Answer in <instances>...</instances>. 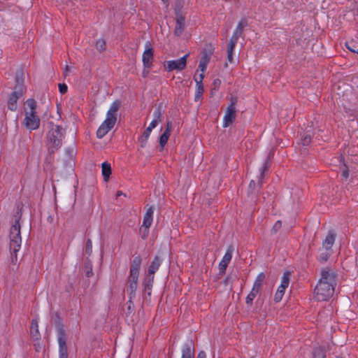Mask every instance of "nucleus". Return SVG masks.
I'll list each match as a JSON object with an SVG mask.
<instances>
[{
  "label": "nucleus",
  "instance_id": "nucleus-2",
  "mask_svg": "<svg viewBox=\"0 0 358 358\" xmlns=\"http://www.w3.org/2000/svg\"><path fill=\"white\" fill-rule=\"evenodd\" d=\"M120 106V103L118 101H115L110 104L104 121L96 131V137L98 138H103L114 127L117 122V112Z\"/></svg>",
  "mask_w": 358,
  "mask_h": 358
},
{
  "label": "nucleus",
  "instance_id": "nucleus-30",
  "mask_svg": "<svg viewBox=\"0 0 358 358\" xmlns=\"http://www.w3.org/2000/svg\"><path fill=\"white\" fill-rule=\"evenodd\" d=\"M285 289H282L280 288V287H278L277 291H276V293L275 294V296H274V300L276 301V302H279L284 294H285Z\"/></svg>",
  "mask_w": 358,
  "mask_h": 358
},
{
  "label": "nucleus",
  "instance_id": "nucleus-48",
  "mask_svg": "<svg viewBox=\"0 0 358 358\" xmlns=\"http://www.w3.org/2000/svg\"><path fill=\"white\" fill-rule=\"evenodd\" d=\"M87 246H88V247H90V248L92 247V242H91V241H90V240H89V241H87Z\"/></svg>",
  "mask_w": 358,
  "mask_h": 358
},
{
  "label": "nucleus",
  "instance_id": "nucleus-44",
  "mask_svg": "<svg viewBox=\"0 0 358 358\" xmlns=\"http://www.w3.org/2000/svg\"><path fill=\"white\" fill-rule=\"evenodd\" d=\"M149 278H150V277L148 276V274L146 278H145V280H146V283L145 284H149L150 286H152V283L153 282H151V281H149Z\"/></svg>",
  "mask_w": 358,
  "mask_h": 358
},
{
  "label": "nucleus",
  "instance_id": "nucleus-43",
  "mask_svg": "<svg viewBox=\"0 0 358 358\" xmlns=\"http://www.w3.org/2000/svg\"><path fill=\"white\" fill-rule=\"evenodd\" d=\"M346 46H347L348 49L350 50L352 52H358L356 50L353 49V48H351L348 43H346Z\"/></svg>",
  "mask_w": 358,
  "mask_h": 358
},
{
  "label": "nucleus",
  "instance_id": "nucleus-27",
  "mask_svg": "<svg viewBox=\"0 0 358 358\" xmlns=\"http://www.w3.org/2000/svg\"><path fill=\"white\" fill-rule=\"evenodd\" d=\"M153 120H156L157 122L159 123L162 121L163 112L160 107H158L155 110L152 114Z\"/></svg>",
  "mask_w": 358,
  "mask_h": 358
},
{
  "label": "nucleus",
  "instance_id": "nucleus-4",
  "mask_svg": "<svg viewBox=\"0 0 358 358\" xmlns=\"http://www.w3.org/2000/svg\"><path fill=\"white\" fill-rule=\"evenodd\" d=\"M63 137L62 128L56 124H51L46 136V146L50 153L55 152L61 146Z\"/></svg>",
  "mask_w": 358,
  "mask_h": 358
},
{
  "label": "nucleus",
  "instance_id": "nucleus-5",
  "mask_svg": "<svg viewBox=\"0 0 358 358\" xmlns=\"http://www.w3.org/2000/svg\"><path fill=\"white\" fill-rule=\"evenodd\" d=\"M22 238L20 235V224L16 220L10 228V250L12 253H16L21 248Z\"/></svg>",
  "mask_w": 358,
  "mask_h": 358
},
{
  "label": "nucleus",
  "instance_id": "nucleus-15",
  "mask_svg": "<svg viewBox=\"0 0 358 358\" xmlns=\"http://www.w3.org/2000/svg\"><path fill=\"white\" fill-rule=\"evenodd\" d=\"M243 27L239 23L227 45V50L234 51L235 46L237 43L238 37L241 35Z\"/></svg>",
  "mask_w": 358,
  "mask_h": 358
},
{
  "label": "nucleus",
  "instance_id": "nucleus-10",
  "mask_svg": "<svg viewBox=\"0 0 358 358\" xmlns=\"http://www.w3.org/2000/svg\"><path fill=\"white\" fill-rule=\"evenodd\" d=\"M236 108L235 102L232 101L227 107L225 114L223 117V127H227L231 125L236 118Z\"/></svg>",
  "mask_w": 358,
  "mask_h": 358
},
{
  "label": "nucleus",
  "instance_id": "nucleus-8",
  "mask_svg": "<svg viewBox=\"0 0 358 358\" xmlns=\"http://www.w3.org/2000/svg\"><path fill=\"white\" fill-rule=\"evenodd\" d=\"M335 236L334 233L329 231L322 242V250H326L325 257L321 256V259L324 262H326L331 255V248L335 241Z\"/></svg>",
  "mask_w": 358,
  "mask_h": 358
},
{
  "label": "nucleus",
  "instance_id": "nucleus-29",
  "mask_svg": "<svg viewBox=\"0 0 358 358\" xmlns=\"http://www.w3.org/2000/svg\"><path fill=\"white\" fill-rule=\"evenodd\" d=\"M313 358H326V355L323 349L316 348L313 352Z\"/></svg>",
  "mask_w": 358,
  "mask_h": 358
},
{
  "label": "nucleus",
  "instance_id": "nucleus-38",
  "mask_svg": "<svg viewBox=\"0 0 358 358\" xmlns=\"http://www.w3.org/2000/svg\"><path fill=\"white\" fill-rule=\"evenodd\" d=\"M158 124L159 123L157 122L156 120H152L148 127H149L150 129H151L152 130L158 125Z\"/></svg>",
  "mask_w": 358,
  "mask_h": 358
},
{
  "label": "nucleus",
  "instance_id": "nucleus-3",
  "mask_svg": "<svg viewBox=\"0 0 358 358\" xmlns=\"http://www.w3.org/2000/svg\"><path fill=\"white\" fill-rule=\"evenodd\" d=\"M36 103L34 99H29L26 101L24 124L29 130H35L38 129L40 125V118L36 115Z\"/></svg>",
  "mask_w": 358,
  "mask_h": 358
},
{
  "label": "nucleus",
  "instance_id": "nucleus-11",
  "mask_svg": "<svg viewBox=\"0 0 358 358\" xmlns=\"http://www.w3.org/2000/svg\"><path fill=\"white\" fill-rule=\"evenodd\" d=\"M59 358H68L66 338L63 330H60L58 336Z\"/></svg>",
  "mask_w": 358,
  "mask_h": 358
},
{
  "label": "nucleus",
  "instance_id": "nucleus-50",
  "mask_svg": "<svg viewBox=\"0 0 358 358\" xmlns=\"http://www.w3.org/2000/svg\"><path fill=\"white\" fill-rule=\"evenodd\" d=\"M162 1H164V2H166L167 0H162Z\"/></svg>",
  "mask_w": 358,
  "mask_h": 358
},
{
  "label": "nucleus",
  "instance_id": "nucleus-42",
  "mask_svg": "<svg viewBox=\"0 0 358 358\" xmlns=\"http://www.w3.org/2000/svg\"><path fill=\"white\" fill-rule=\"evenodd\" d=\"M342 175L344 178H347L349 176V172H348V170H347L346 169H345L343 171V173H342Z\"/></svg>",
  "mask_w": 358,
  "mask_h": 358
},
{
  "label": "nucleus",
  "instance_id": "nucleus-9",
  "mask_svg": "<svg viewBox=\"0 0 358 358\" xmlns=\"http://www.w3.org/2000/svg\"><path fill=\"white\" fill-rule=\"evenodd\" d=\"M153 50L151 44L147 42L145 44V50L142 55V61L144 69H149L152 64L153 62Z\"/></svg>",
  "mask_w": 358,
  "mask_h": 358
},
{
  "label": "nucleus",
  "instance_id": "nucleus-20",
  "mask_svg": "<svg viewBox=\"0 0 358 358\" xmlns=\"http://www.w3.org/2000/svg\"><path fill=\"white\" fill-rule=\"evenodd\" d=\"M31 336L36 341L41 338V334L38 330V323L36 320H34L31 322L30 327Z\"/></svg>",
  "mask_w": 358,
  "mask_h": 358
},
{
  "label": "nucleus",
  "instance_id": "nucleus-47",
  "mask_svg": "<svg viewBox=\"0 0 358 358\" xmlns=\"http://www.w3.org/2000/svg\"><path fill=\"white\" fill-rule=\"evenodd\" d=\"M148 73H149V71H148H148H145V69H144V70H143V76L144 77H145V76L148 74Z\"/></svg>",
  "mask_w": 358,
  "mask_h": 358
},
{
  "label": "nucleus",
  "instance_id": "nucleus-34",
  "mask_svg": "<svg viewBox=\"0 0 358 358\" xmlns=\"http://www.w3.org/2000/svg\"><path fill=\"white\" fill-rule=\"evenodd\" d=\"M301 142L303 145H308L310 143V136H305L303 138H301Z\"/></svg>",
  "mask_w": 358,
  "mask_h": 358
},
{
  "label": "nucleus",
  "instance_id": "nucleus-33",
  "mask_svg": "<svg viewBox=\"0 0 358 358\" xmlns=\"http://www.w3.org/2000/svg\"><path fill=\"white\" fill-rule=\"evenodd\" d=\"M203 73L204 72H202L199 76H196V75L194 76V81L196 83V85H203L202 82H203V78H204Z\"/></svg>",
  "mask_w": 358,
  "mask_h": 358
},
{
  "label": "nucleus",
  "instance_id": "nucleus-28",
  "mask_svg": "<svg viewBox=\"0 0 358 358\" xmlns=\"http://www.w3.org/2000/svg\"><path fill=\"white\" fill-rule=\"evenodd\" d=\"M258 294H259V292L252 289L250 292L246 297V303L248 305L251 306L252 304L253 300L255 299V298L257 296V295Z\"/></svg>",
  "mask_w": 358,
  "mask_h": 358
},
{
  "label": "nucleus",
  "instance_id": "nucleus-39",
  "mask_svg": "<svg viewBox=\"0 0 358 358\" xmlns=\"http://www.w3.org/2000/svg\"><path fill=\"white\" fill-rule=\"evenodd\" d=\"M71 71V67L66 65V66L65 67L64 71V76H68L70 73Z\"/></svg>",
  "mask_w": 358,
  "mask_h": 358
},
{
  "label": "nucleus",
  "instance_id": "nucleus-46",
  "mask_svg": "<svg viewBox=\"0 0 358 358\" xmlns=\"http://www.w3.org/2000/svg\"><path fill=\"white\" fill-rule=\"evenodd\" d=\"M152 286H150L149 284H145V291H150L151 289Z\"/></svg>",
  "mask_w": 358,
  "mask_h": 358
},
{
  "label": "nucleus",
  "instance_id": "nucleus-1",
  "mask_svg": "<svg viewBox=\"0 0 358 358\" xmlns=\"http://www.w3.org/2000/svg\"><path fill=\"white\" fill-rule=\"evenodd\" d=\"M336 275L333 272L324 269L321 278L315 288V298L318 301H327L334 292Z\"/></svg>",
  "mask_w": 358,
  "mask_h": 358
},
{
  "label": "nucleus",
  "instance_id": "nucleus-32",
  "mask_svg": "<svg viewBox=\"0 0 358 358\" xmlns=\"http://www.w3.org/2000/svg\"><path fill=\"white\" fill-rule=\"evenodd\" d=\"M96 48L100 52L104 50L106 48L105 41L103 39L97 40L96 43Z\"/></svg>",
  "mask_w": 358,
  "mask_h": 358
},
{
  "label": "nucleus",
  "instance_id": "nucleus-7",
  "mask_svg": "<svg viewBox=\"0 0 358 358\" xmlns=\"http://www.w3.org/2000/svg\"><path fill=\"white\" fill-rule=\"evenodd\" d=\"M188 55H189L187 54L178 59L166 62L164 64L165 69L168 71L174 70L182 71L185 69L187 66V58Z\"/></svg>",
  "mask_w": 358,
  "mask_h": 358
},
{
  "label": "nucleus",
  "instance_id": "nucleus-35",
  "mask_svg": "<svg viewBox=\"0 0 358 358\" xmlns=\"http://www.w3.org/2000/svg\"><path fill=\"white\" fill-rule=\"evenodd\" d=\"M227 60L230 64L234 62V51L227 50Z\"/></svg>",
  "mask_w": 358,
  "mask_h": 358
},
{
  "label": "nucleus",
  "instance_id": "nucleus-13",
  "mask_svg": "<svg viewBox=\"0 0 358 358\" xmlns=\"http://www.w3.org/2000/svg\"><path fill=\"white\" fill-rule=\"evenodd\" d=\"M153 214H154V208L152 206H150L147 209L146 213L144 215L143 224H142L141 227L145 228V229L146 231L145 236L148 235V229L152 223Z\"/></svg>",
  "mask_w": 358,
  "mask_h": 358
},
{
  "label": "nucleus",
  "instance_id": "nucleus-49",
  "mask_svg": "<svg viewBox=\"0 0 358 358\" xmlns=\"http://www.w3.org/2000/svg\"><path fill=\"white\" fill-rule=\"evenodd\" d=\"M122 192H118L117 193V196H120V195H122Z\"/></svg>",
  "mask_w": 358,
  "mask_h": 358
},
{
  "label": "nucleus",
  "instance_id": "nucleus-45",
  "mask_svg": "<svg viewBox=\"0 0 358 358\" xmlns=\"http://www.w3.org/2000/svg\"><path fill=\"white\" fill-rule=\"evenodd\" d=\"M255 181H254V180H251V181H250V184H249V188H250V189H252V188H254V187H255Z\"/></svg>",
  "mask_w": 358,
  "mask_h": 358
},
{
  "label": "nucleus",
  "instance_id": "nucleus-12",
  "mask_svg": "<svg viewBox=\"0 0 358 358\" xmlns=\"http://www.w3.org/2000/svg\"><path fill=\"white\" fill-rule=\"evenodd\" d=\"M138 274L129 273V276L128 278L127 292L129 294L131 299L135 296L138 287Z\"/></svg>",
  "mask_w": 358,
  "mask_h": 358
},
{
  "label": "nucleus",
  "instance_id": "nucleus-31",
  "mask_svg": "<svg viewBox=\"0 0 358 358\" xmlns=\"http://www.w3.org/2000/svg\"><path fill=\"white\" fill-rule=\"evenodd\" d=\"M196 92H195V100L197 101L200 99L202 96L203 92V85H196Z\"/></svg>",
  "mask_w": 358,
  "mask_h": 358
},
{
  "label": "nucleus",
  "instance_id": "nucleus-25",
  "mask_svg": "<svg viewBox=\"0 0 358 358\" xmlns=\"http://www.w3.org/2000/svg\"><path fill=\"white\" fill-rule=\"evenodd\" d=\"M152 129L149 127H147L146 129L144 131L142 136L139 138V141L141 143V146H145L150 134H151Z\"/></svg>",
  "mask_w": 358,
  "mask_h": 358
},
{
  "label": "nucleus",
  "instance_id": "nucleus-16",
  "mask_svg": "<svg viewBox=\"0 0 358 358\" xmlns=\"http://www.w3.org/2000/svg\"><path fill=\"white\" fill-rule=\"evenodd\" d=\"M194 346L192 341H187L182 348L181 358H194Z\"/></svg>",
  "mask_w": 358,
  "mask_h": 358
},
{
  "label": "nucleus",
  "instance_id": "nucleus-40",
  "mask_svg": "<svg viewBox=\"0 0 358 358\" xmlns=\"http://www.w3.org/2000/svg\"><path fill=\"white\" fill-rule=\"evenodd\" d=\"M196 358H206V352L203 351L199 352Z\"/></svg>",
  "mask_w": 358,
  "mask_h": 358
},
{
  "label": "nucleus",
  "instance_id": "nucleus-18",
  "mask_svg": "<svg viewBox=\"0 0 358 358\" xmlns=\"http://www.w3.org/2000/svg\"><path fill=\"white\" fill-rule=\"evenodd\" d=\"M161 262V259L158 257H155L148 268V274L150 277L149 281L151 282L154 281L155 273L159 269Z\"/></svg>",
  "mask_w": 358,
  "mask_h": 358
},
{
  "label": "nucleus",
  "instance_id": "nucleus-17",
  "mask_svg": "<svg viewBox=\"0 0 358 358\" xmlns=\"http://www.w3.org/2000/svg\"><path fill=\"white\" fill-rule=\"evenodd\" d=\"M233 251L234 248L232 246L229 247L227 250V252L219 264V268L221 271L226 270L228 264L231 260Z\"/></svg>",
  "mask_w": 358,
  "mask_h": 358
},
{
  "label": "nucleus",
  "instance_id": "nucleus-19",
  "mask_svg": "<svg viewBox=\"0 0 358 358\" xmlns=\"http://www.w3.org/2000/svg\"><path fill=\"white\" fill-rule=\"evenodd\" d=\"M172 128L171 122H168L166 124V127L164 133L159 137V144L162 148H164L166 144L168 139L171 135Z\"/></svg>",
  "mask_w": 358,
  "mask_h": 358
},
{
  "label": "nucleus",
  "instance_id": "nucleus-14",
  "mask_svg": "<svg viewBox=\"0 0 358 358\" xmlns=\"http://www.w3.org/2000/svg\"><path fill=\"white\" fill-rule=\"evenodd\" d=\"M213 53V49L211 48H210L209 50H205L203 52V55L199 64V69L201 72H205V71L206 70L207 66L210 62Z\"/></svg>",
  "mask_w": 358,
  "mask_h": 358
},
{
  "label": "nucleus",
  "instance_id": "nucleus-41",
  "mask_svg": "<svg viewBox=\"0 0 358 358\" xmlns=\"http://www.w3.org/2000/svg\"><path fill=\"white\" fill-rule=\"evenodd\" d=\"M325 253H326V250H322V248L321 250H320V256H319L320 261L323 262L321 259V256L322 255L323 257H325Z\"/></svg>",
  "mask_w": 358,
  "mask_h": 358
},
{
  "label": "nucleus",
  "instance_id": "nucleus-26",
  "mask_svg": "<svg viewBox=\"0 0 358 358\" xmlns=\"http://www.w3.org/2000/svg\"><path fill=\"white\" fill-rule=\"evenodd\" d=\"M289 283V273L288 272L285 273L281 278V283L279 287L282 289H287Z\"/></svg>",
  "mask_w": 358,
  "mask_h": 358
},
{
  "label": "nucleus",
  "instance_id": "nucleus-51",
  "mask_svg": "<svg viewBox=\"0 0 358 358\" xmlns=\"http://www.w3.org/2000/svg\"><path fill=\"white\" fill-rule=\"evenodd\" d=\"M357 53H358V51H357Z\"/></svg>",
  "mask_w": 358,
  "mask_h": 358
},
{
  "label": "nucleus",
  "instance_id": "nucleus-37",
  "mask_svg": "<svg viewBox=\"0 0 358 358\" xmlns=\"http://www.w3.org/2000/svg\"><path fill=\"white\" fill-rule=\"evenodd\" d=\"M282 223L280 220H278L274 224L273 229L276 232L280 229Z\"/></svg>",
  "mask_w": 358,
  "mask_h": 358
},
{
  "label": "nucleus",
  "instance_id": "nucleus-6",
  "mask_svg": "<svg viewBox=\"0 0 358 358\" xmlns=\"http://www.w3.org/2000/svg\"><path fill=\"white\" fill-rule=\"evenodd\" d=\"M17 84L15 87L13 92L10 96L8 101V107L10 110H15L17 109V101L19 97L24 92V87L22 83L17 78Z\"/></svg>",
  "mask_w": 358,
  "mask_h": 358
},
{
  "label": "nucleus",
  "instance_id": "nucleus-36",
  "mask_svg": "<svg viewBox=\"0 0 358 358\" xmlns=\"http://www.w3.org/2000/svg\"><path fill=\"white\" fill-rule=\"evenodd\" d=\"M67 86L65 84H59V90L61 94H65L67 92Z\"/></svg>",
  "mask_w": 358,
  "mask_h": 358
},
{
  "label": "nucleus",
  "instance_id": "nucleus-21",
  "mask_svg": "<svg viewBox=\"0 0 358 358\" xmlns=\"http://www.w3.org/2000/svg\"><path fill=\"white\" fill-rule=\"evenodd\" d=\"M141 258L139 256L135 257L130 267L129 273L139 275V269L141 265Z\"/></svg>",
  "mask_w": 358,
  "mask_h": 358
},
{
  "label": "nucleus",
  "instance_id": "nucleus-23",
  "mask_svg": "<svg viewBox=\"0 0 358 358\" xmlns=\"http://www.w3.org/2000/svg\"><path fill=\"white\" fill-rule=\"evenodd\" d=\"M185 27V19L182 16H178L175 28V34L179 36L182 34Z\"/></svg>",
  "mask_w": 358,
  "mask_h": 358
},
{
  "label": "nucleus",
  "instance_id": "nucleus-24",
  "mask_svg": "<svg viewBox=\"0 0 358 358\" xmlns=\"http://www.w3.org/2000/svg\"><path fill=\"white\" fill-rule=\"evenodd\" d=\"M102 176L105 181H108L111 174V166L110 164L105 162L101 164Z\"/></svg>",
  "mask_w": 358,
  "mask_h": 358
},
{
  "label": "nucleus",
  "instance_id": "nucleus-22",
  "mask_svg": "<svg viewBox=\"0 0 358 358\" xmlns=\"http://www.w3.org/2000/svg\"><path fill=\"white\" fill-rule=\"evenodd\" d=\"M265 278H266V275H265L264 273H263V272L259 273L257 275L255 280L254 281L253 286H252V289L259 292L261 287L262 286V284L265 280Z\"/></svg>",
  "mask_w": 358,
  "mask_h": 358
}]
</instances>
